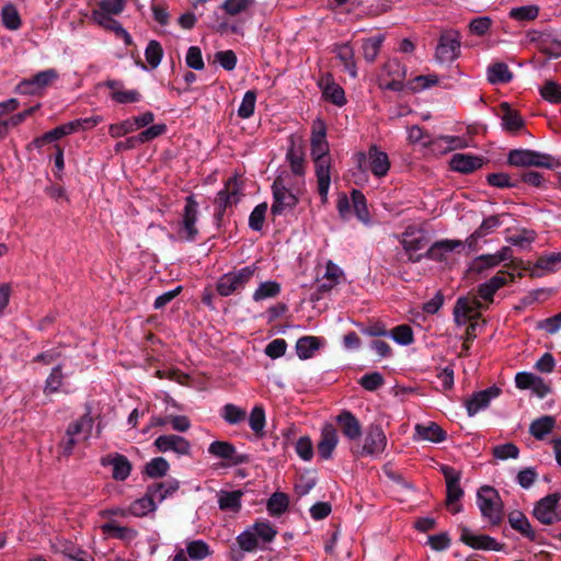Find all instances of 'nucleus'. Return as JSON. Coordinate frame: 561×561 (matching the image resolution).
Instances as JSON below:
<instances>
[{
	"mask_svg": "<svg viewBox=\"0 0 561 561\" xmlns=\"http://www.w3.org/2000/svg\"><path fill=\"white\" fill-rule=\"evenodd\" d=\"M329 145L325 140V128L320 123L319 129L313 130L311 137V156L316 165L318 192L323 203L328 199L331 184L330 161L328 158Z\"/></svg>",
	"mask_w": 561,
	"mask_h": 561,
	"instance_id": "obj_1",
	"label": "nucleus"
},
{
	"mask_svg": "<svg viewBox=\"0 0 561 561\" xmlns=\"http://www.w3.org/2000/svg\"><path fill=\"white\" fill-rule=\"evenodd\" d=\"M126 7V0H100L91 12L92 21L106 31L121 37L126 45H131L129 33L116 20Z\"/></svg>",
	"mask_w": 561,
	"mask_h": 561,
	"instance_id": "obj_2",
	"label": "nucleus"
},
{
	"mask_svg": "<svg viewBox=\"0 0 561 561\" xmlns=\"http://www.w3.org/2000/svg\"><path fill=\"white\" fill-rule=\"evenodd\" d=\"M273 203L271 214L273 216L285 215L293 210L299 202V187L290 190L288 187L287 176L279 174L272 185Z\"/></svg>",
	"mask_w": 561,
	"mask_h": 561,
	"instance_id": "obj_3",
	"label": "nucleus"
},
{
	"mask_svg": "<svg viewBox=\"0 0 561 561\" xmlns=\"http://www.w3.org/2000/svg\"><path fill=\"white\" fill-rule=\"evenodd\" d=\"M507 162L511 165L519 168H546L553 169L561 167V160L553 158L548 153L531 149H513L507 154Z\"/></svg>",
	"mask_w": 561,
	"mask_h": 561,
	"instance_id": "obj_4",
	"label": "nucleus"
},
{
	"mask_svg": "<svg viewBox=\"0 0 561 561\" xmlns=\"http://www.w3.org/2000/svg\"><path fill=\"white\" fill-rule=\"evenodd\" d=\"M257 270L255 264H251L224 274L217 282L218 294L227 297L242 290L254 278Z\"/></svg>",
	"mask_w": 561,
	"mask_h": 561,
	"instance_id": "obj_5",
	"label": "nucleus"
},
{
	"mask_svg": "<svg viewBox=\"0 0 561 561\" xmlns=\"http://www.w3.org/2000/svg\"><path fill=\"white\" fill-rule=\"evenodd\" d=\"M477 505L481 515L491 525H499L503 519V502L499 492L492 486H481L477 493Z\"/></svg>",
	"mask_w": 561,
	"mask_h": 561,
	"instance_id": "obj_6",
	"label": "nucleus"
},
{
	"mask_svg": "<svg viewBox=\"0 0 561 561\" xmlns=\"http://www.w3.org/2000/svg\"><path fill=\"white\" fill-rule=\"evenodd\" d=\"M93 419L89 413L82 415L79 420L68 425L66 436L60 443L62 455L69 456L72 454L75 446L87 440L92 432Z\"/></svg>",
	"mask_w": 561,
	"mask_h": 561,
	"instance_id": "obj_7",
	"label": "nucleus"
},
{
	"mask_svg": "<svg viewBox=\"0 0 561 561\" xmlns=\"http://www.w3.org/2000/svg\"><path fill=\"white\" fill-rule=\"evenodd\" d=\"M560 500L561 494L558 492L546 495L535 503L533 516L546 526L561 522Z\"/></svg>",
	"mask_w": 561,
	"mask_h": 561,
	"instance_id": "obj_8",
	"label": "nucleus"
},
{
	"mask_svg": "<svg viewBox=\"0 0 561 561\" xmlns=\"http://www.w3.org/2000/svg\"><path fill=\"white\" fill-rule=\"evenodd\" d=\"M440 471L446 480V505L453 514H458L462 508L458 502L463 496V490L460 486L461 473L449 466H442Z\"/></svg>",
	"mask_w": 561,
	"mask_h": 561,
	"instance_id": "obj_9",
	"label": "nucleus"
},
{
	"mask_svg": "<svg viewBox=\"0 0 561 561\" xmlns=\"http://www.w3.org/2000/svg\"><path fill=\"white\" fill-rule=\"evenodd\" d=\"M401 244L409 256V261L419 262L425 256L420 253L428 244L426 233L415 227H408L401 237Z\"/></svg>",
	"mask_w": 561,
	"mask_h": 561,
	"instance_id": "obj_10",
	"label": "nucleus"
},
{
	"mask_svg": "<svg viewBox=\"0 0 561 561\" xmlns=\"http://www.w3.org/2000/svg\"><path fill=\"white\" fill-rule=\"evenodd\" d=\"M460 55V36L456 31H447L439 37L436 59L439 62H453Z\"/></svg>",
	"mask_w": 561,
	"mask_h": 561,
	"instance_id": "obj_11",
	"label": "nucleus"
},
{
	"mask_svg": "<svg viewBox=\"0 0 561 561\" xmlns=\"http://www.w3.org/2000/svg\"><path fill=\"white\" fill-rule=\"evenodd\" d=\"M387 446V438L379 425H370L367 428L363 445L357 451L360 456L378 457Z\"/></svg>",
	"mask_w": 561,
	"mask_h": 561,
	"instance_id": "obj_12",
	"label": "nucleus"
},
{
	"mask_svg": "<svg viewBox=\"0 0 561 561\" xmlns=\"http://www.w3.org/2000/svg\"><path fill=\"white\" fill-rule=\"evenodd\" d=\"M198 214V204L193 196L186 197L185 207L183 210V217L181 221V227L179 233L181 238L193 241L198 234V229L196 228Z\"/></svg>",
	"mask_w": 561,
	"mask_h": 561,
	"instance_id": "obj_13",
	"label": "nucleus"
},
{
	"mask_svg": "<svg viewBox=\"0 0 561 561\" xmlns=\"http://www.w3.org/2000/svg\"><path fill=\"white\" fill-rule=\"evenodd\" d=\"M58 78V72L55 69H46L33 76L30 79L23 80L19 84V90L24 94H38Z\"/></svg>",
	"mask_w": 561,
	"mask_h": 561,
	"instance_id": "obj_14",
	"label": "nucleus"
},
{
	"mask_svg": "<svg viewBox=\"0 0 561 561\" xmlns=\"http://www.w3.org/2000/svg\"><path fill=\"white\" fill-rule=\"evenodd\" d=\"M153 445L160 453L173 451L178 456H187L191 453L190 442L175 434L161 435L156 438Z\"/></svg>",
	"mask_w": 561,
	"mask_h": 561,
	"instance_id": "obj_15",
	"label": "nucleus"
},
{
	"mask_svg": "<svg viewBox=\"0 0 561 561\" xmlns=\"http://www.w3.org/2000/svg\"><path fill=\"white\" fill-rule=\"evenodd\" d=\"M501 393V389L496 386H492L488 389L473 393L466 400V409L469 416H474L480 411L486 409L490 405L491 400L497 398Z\"/></svg>",
	"mask_w": 561,
	"mask_h": 561,
	"instance_id": "obj_16",
	"label": "nucleus"
},
{
	"mask_svg": "<svg viewBox=\"0 0 561 561\" xmlns=\"http://www.w3.org/2000/svg\"><path fill=\"white\" fill-rule=\"evenodd\" d=\"M515 383L518 389H530L539 398L546 397L551 391L541 377L527 371L516 374Z\"/></svg>",
	"mask_w": 561,
	"mask_h": 561,
	"instance_id": "obj_17",
	"label": "nucleus"
},
{
	"mask_svg": "<svg viewBox=\"0 0 561 561\" xmlns=\"http://www.w3.org/2000/svg\"><path fill=\"white\" fill-rule=\"evenodd\" d=\"M158 503L159 502L157 501V497L151 494V489L148 486L146 494L142 497L134 501L129 505L127 511L117 510V511H112V513L113 514L119 513L122 516L130 514V515H134L137 517H142V516H146L147 514L153 512L156 510Z\"/></svg>",
	"mask_w": 561,
	"mask_h": 561,
	"instance_id": "obj_18",
	"label": "nucleus"
},
{
	"mask_svg": "<svg viewBox=\"0 0 561 561\" xmlns=\"http://www.w3.org/2000/svg\"><path fill=\"white\" fill-rule=\"evenodd\" d=\"M339 436L335 427L332 424H324L321 430L320 440L318 443V453L323 460L332 457V454L337 446Z\"/></svg>",
	"mask_w": 561,
	"mask_h": 561,
	"instance_id": "obj_19",
	"label": "nucleus"
},
{
	"mask_svg": "<svg viewBox=\"0 0 561 561\" xmlns=\"http://www.w3.org/2000/svg\"><path fill=\"white\" fill-rule=\"evenodd\" d=\"M240 186L236 178L229 179L225 188L219 191L215 199V204L221 215L226 208L237 204L239 202Z\"/></svg>",
	"mask_w": 561,
	"mask_h": 561,
	"instance_id": "obj_20",
	"label": "nucleus"
},
{
	"mask_svg": "<svg viewBox=\"0 0 561 561\" xmlns=\"http://www.w3.org/2000/svg\"><path fill=\"white\" fill-rule=\"evenodd\" d=\"M481 307L480 301L476 298L460 297L454 307V320L457 325L461 327L472 318V313Z\"/></svg>",
	"mask_w": 561,
	"mask_h": 561,
	"instance_id": "obj_21",
	"label": "nucleus"
},
{
	"mask_svg": "<svg viewBox=\"0 0 561 561\" xmlns=\"http://www.w3.org/2000/svg\"><path fill=\"white\" fill-rule=\"evenodd\" d=\"M461 541L473 549L493 550L499 551L502 546L492 537L488 535H474L468 528L461 530Z\"/></svg>",
	"mask_w": 561,
	"mask_h": 561,
	"instance_id": "obj_22",
	"label": "nucleus"
},
{
	"mask_svg": "<svg viewBox=\"0 0 561 561\" xmlns=\"http://www.w3.org/2000/svg\"><path fill=\"white\" fill-rule=\"evenodd\" d=\"M561 268V252H552L538 257L530 274L536 277L548 273L557 272Z\"/></svg>",
	"mask_w": 561,
	"mask_h": 561,
	"instance_id": "obj_23",
	"label": "nucleus"
},
{
	"mask_svg": "<svg viewBox=\"0 0 561 561\" xmlns=\"http://www.w3.org/2000/svg\"><path fill=\"white\" fill-rule=\"evenodd\" d=\"M208 453L216 458L225 459L233 463H241L244 460V458L237 453L236 447L229 442H213L208 447Z\"/></svg>",
	"mask_w": 561,
	"mask_h": 561,
	"instance_id": "obj_24",
	"label": "nucleus"
},
{
	"mask_svg": "<svg viewBox=\"0 0 561 561\" xmlns=\"http://www.w3.org/2000/svg\"><path fill=\"white\" fill-rule=\"evenodd\" d=\"M369 170L377 178L385 176L390 169L388 154L380 151L376 146H371L368 151Z\"/></svg>",
	"mask_w": 561,
	"mask_h": 561,
	"instance_id": "obj_25",
	"label": "nucleus"
},
{
	"mask_svg": "<svg viewBox=\"0 0 561 561\" xmlns=\"http://www.w3.org/2000/svg\"><path fill=\"white\" fill-rule=\"evenodd\" d=\"M336 422L345 437L351 440L357 439L362 434L359 421L350 411H343L336 416Z\"/></svg>",
	"mask_w": 561,
	"mask_h": 561,
	"instance_id": "obj_26",
	"label": "nucleus"
},
{
	"mask_svg": "<svg viewBox=\"0 0 561 561\" xmlns=\"http://www.w3.org/2000/svg\"><path fill=\"white\" fill-rule=\"evenodd\" d=\"M482 164H483L482 158L471 156V154L456 153L450 159V168L454 171H458L461 173L472 172V171L481 168Z\"/></svg>",
	"mask_w": 561,
	"mask_h": 561,
	"instance_id": "obj_27",
	"label": "nucleus"
},
{
	"mask_svg": "<svg viewBox=\"0 0 561 561\" xmlns=\"http://www.w3.org/2000/svg\"><path fill=\"white\" fill-rule=\"evenodd\" d=\"M461 245L458 240H442L435 242L426 252L425 256L435 261L446 260V254Z\"/></svg>",
	"mask_w": 561,
	"mask_h": 561,
	"instance_id": "obj_28",
	"label": "nucleus"
},
{
	"mask_svg": "<svg viewBox=\"0 0 561 561\" xmlns=\"http://www.w3.org/2000/svg\"><path fill=\"white\" fill-rule=\"evenodd\" d=\"M415 432L421 439L432 443H440L445 440L446 433L436 423L430 422L427 424H417Z\"/></svg>",
	"mask_w": 561,
	"mask_h": 561,
	"instance_id": "obj_29",
	"label": "nucleus"
},
{
	"mask_svg": "<svg viewBox=\"0 0 561 561\" xmlns=\"http://www.w3.org/2000/svg\"><path fill=\"white\" fill-rule=\"evenodd\" d=\"M344 273L340 266H337L332 261H328L325 266V273L322 277V283L320 284V290L329 291L333 287H335L341 279L343 278Z\"/></svg>",
	"mask_w": 561,
	"mask_h": 561,
	"instance_id": "obj_30",
	"label": "nucleus"
},
{
	"mask_svg": "<svg viewBox=\"0 0 561 561\" xmlns=\"http://www.w3.org/2000/svg\"><path fill=\"white\" fill-rule=\"evenodd\" d=\"M556 426V419L551 415H543L534 420L529 425V433L536 439H543Z\"/></svg>",
	"mask_w": 561,
	"mask_h": 561,
	"instance_id": "obj_31",
	"label": "nucleus"
},
{
	"mask_svg": "<svg viewBox=\"0 0 561 561\" xmlns=\"http://www.w3.org/2000/svg\"><path fill=\"white\" fill-rule=\"evenodd\" d=\"M242 491H220L218 493V505L222 511L237 513L241 508Z\"/></svg>",
	"mask_w": 561,
	"mask_h": 561,
	"instance_id": "obj_32",
	"label": "nucleus"
},
{
	"mask_svg": "<svg viewBox=\"0 0 561 561\" xmlns=\"http://www.w3.org/2000/svg\"><path fill=\"white\" fill-rule=\"evenodd\" d=\"M508 523L513 529L519 531L523 536L529 539H535L536 534L524 513L519 511L511 512L508 515Z\"/></svg>",
	"mask_w": 561,
	"mask_h": 561,
	"instance_id": "obj_33",
	"label": "nucleus"
},
{
	"mask_svg": "<svg viewBox=\"0 0 561 561\" xmlns=\"http://www.w3.org/2000/svg\"><path fill=\"white\" fill-rule=\"evenodd\" d=\"M505 284V274L503 272H500L493 277H491L488 282L479 286V296L484 300L492 301L493 295Z\"/></svg>",
	"mask_w": 561,
	"mask_h": 561,
	"instance_id": "obj_34",
	"label": "nucleus"
},
{
	"mask_svg": "<svg viewBox=\"0 0 561 561\" xmlns=\"http://www.w3.org/2000/svg\"><path fill=\"white\" fill-rule=\"evenodd\" d=\"M370 335H390L398 344L400 345H409L413 342V332L412 329L407 325H398L390 333L385 330L380 331H370Z\"/></svg>",
	"mask_w": 561,
	"mask_h": 561,
	"instance_id": "obj_35",
	"label": "nucleus"
},
{
	"mask_svg": "<svg viewBox=\"0 0 561 561\" xmlns=\"http://www.w3.org/2000/svg\"><path fill=\"white\" fill-rule=\"evenodd\" d=\"M488 80L492 84L507 83L513 79V73L504 62H495L488 68Z\"/></svg>",
	"mask_w": 561,
	"mask_h": 561,
	"instance_id": "obj_36",
	"label": "nucleus"
},
{
	"mask_svg": "<svg viewBox=\"0 0 561 561\" xmlns=\"http://www.w3.org/2000/svg\"><path fill=\"white\" fill-rule=\"evenodd\" d=\"M107 463L113 468L112 476L115 480L124 481L129 477L131 465L125 456L116 455L108 458Z\"/></svg>",
	"mask_w": 561,
	"mask_h": 561,
	"instance_id": "obj_37",
	"label": "nucleus"
},
{
	"mask_svg": "<svg viewBox=\"0 0 561 561\" xmlns=\"http://www.w3.org/2000/svg\"><path fill=\"white\" fill-rule=\"evenodd\" d=\"M106 85L112 90L111 96L114 101L117 103H134L138 102L140 99V95L135 90H123L118 87V83L115 81H108Z\"/></svg>",
	"mask_w": 561,
	"mask_h": 561,
	"instance_id": "obj_38",
	"label": "nucleus"
},
{
	"mask_svg": "<svg viewBox=\"0 0 561 561\" xmlns=\"http://www.w3.org/2000/svg\"><path fill=\"white\" fill-rule=\"evenodd\" d=\"M149 488L151 489V494L157 497L159 503H161L168 496L174 494L179 490L180 483L175 479H170L165 482L154 483Z\"/></svg>",
	"mask_w": 561,
	"mask_h": 561,
	"instance_id": "obj_39",
	"label": "nucleus"
},
{
	"mask_svg": "<svg viewBox=\"0 0 561 561\" xmlns=\"http://www.w3.org/2000/svg\"><path fill=\"white\" fill-rule=\"evenodd\" d=\"M319 340L316 336L300 337L296 343V352L299 358L308 359L319 348Z\"/></svg>",
	"mask_w": 561,
	"mask_h": 561,
	"instance_id": "obj_40",
	"label": "nucleus"
},
{
	"mask_svg": "<svg viewBox=\"0 0 561 561\" xmlns=\"http://www.w3.org/2000/svg\"><path fill=\"white\" fill-rule=\"evenodd\" d=\"M186 553L193 561H202L211 554V550L204 540H192L186 543Z\"/></svg>",
	"mask_w": 561,
	"mask_h": 561,
	"instance_id": "obj_41",
	"label": "nucleus"
},
{
	"mask_svg": "<svg viewBox=\"0 0 561 561\" xmlns=\"http://www.w3.org/2000/svg\"><path fill=\"white\" fill-rule=\"evenodd\" d=\"M280 293V285L275 280L263 282L254 290L252 298L254 301H262L274 298Z\"/></svg>",
	"mask_w": 561,
	"mask_h": 561,
	"instance_id": "obj_42",
	"label": "nucleus"
},
{
	"mask_svg": "<svg viewBox=\"0 0 561 561\" xmlns=\"http://www.w3.org/2000/svg\"><path fill=\"white\" fill-rule=\"evenodd\" d=\"M289 505V499L287 494L276 492L268 499L266 507L272 516H279L285 513Z\"/></svg>",
	"mask_w": 561,
	"mask_h": 561,
	"instance_id": "obj_43",
	"label": "nucleus"
},
{
	"mask_svg": "<svg viewBox=\"0 0 561 561\" xmlns=\"http://www.w3.org/2000/svg\"><path fill=\"white\" fill-rule=\"evenodd\" d=\"M501 107L503 110V127L508 131H516L520 129L524 125L522 117L513 111L507 103H503Z\"/></svg>",
	"mask_w": 561,
	"mask_h": 561,
	"instance_id": "obj_44",
	"label": "nucleus"
},
{
	"mask_svg": "<svg viewBox=\"0 0 561 561\" xmlns=\"http://www.w3.org/2000/svg\"><path fill=\"white\" fill-rule=\"evenodd\" d=\"M254 4L255 0H226L221 8L227 14L236 16L248 12Z\"/></svg>",
	"mask_w": 561,
	"mask_h": 561,
	"instance_id": "obj_45",
	"label": "nucleus"
},
{
	"mask_svg": "<svg viewBox=\"0 0 561 561\" xmlns=\"http://www.w3.org/2000/svg\"><path fill=\"white\" fill-rule=\"evenodd\" d=\"M337 58L343 62L345 69L352 77H356V67L354 62V51L348 44H342L335 48Z\"/></svg>",
	"mask_w": 561,
	"mask_h": 561,
	"instance_id": "obj_46",
	"label": "nucleus"
},
{
	"mask_svg": "<svg viewBox=\"0 0 561 561\" xmlns=\"http://www.w3.org/2000/svg\"><path fill=\"white\" fill-rule=\"evenodd\" d=\"M286 158L290 164L291 172L295 175L302 178L305 174L302 152L291 146L287 151ZM301 184H304V179H301Z\"/></svg>",
	"mask_w": 561,
	"mask_h": 561,
	"instance_id": "obj_47",
	"label": "nucleus"
},
{
	"mask_svg": "<svg viewBox=\"0 0 561 561\" xmlns=\"http://www.w3.org/2000/svg\"><path fill=\"white\" fill-rule=\"evenodd\" d=\"M18 106L19 102L15 99H10L0 103V139L4 138L9 130V121H7V116L15 111Z\"/></svg>",
	"mask_w": 561,
	"mask_h": 561,
	"instance_id": "obj_48",
	"label": "nucleus"
},
{
	"mask_svg": "<svg viewBox=\"0 0 561 561\" xmlns=\"http://www.w3.org/2000/svg\"><path fill=\"white\" fill-rule=\"evenodd\" d=\"M249 425L256 436L262 437L264 435L265 412L261 405H256L252 409Z\"/></svg>",
	"mask_w": 561,
	"mask_h": 561,
	"instance_id": "obj_49",
	"label": "nucleus"
},
{
	"mask_svg": "<svg viewBox=\"0 0 561 561\" xmlns=\"http://www.w3.org/2000/svg\"><path fill=\"white\" fill-rule=\"evenodd\" d=\"M352 204L357 218L364 222H369V213L366 206V198L364 194L357 190L352 192Z\"/></svg>",
	"mask_w": 561,
	"mask_h": 561,
	"instance_id": "obj_50",
	"label": "nucleus"
},
{
	"mask_svg": "<svg viewBox=\"0 0 561 561\" xmlns=\"http://www.w3.org/2000/svg\"><path fill=\"white\" fill-rule=\"evenodd\" d=\"M170 468L169 462L163 457L151 459L145 467V473L150 478H160L167 474Z\"/></svg>",
	"mask_w": 561,
	"mask_h": 561,
	"instance_id": "obj_51",
	"label": "nucleus"
},
{
	"mask_svg": "<svg viewBox=\"0 0 561 561\" xmlns=\"http://www.w3.org/2000/svg\"><path fill=\"white\" fill-rule=\"evenodd\" d=\"M221 416L227 423L234 425L245 420L247 412L242 408L228 403L224 405Z\"/></svg>",
	"mask_w": 561,
	"mask_h": 561,
	"instance_id": "obj_52",
	"label": "nucleus"
},
{
	"mask_svg": "<svg viewBox=\"0 0 561 561\" xmlns=\"http://www.w3.org/2000/svg\"><path fill=\"white\" fill-rule=\"evenodd\" d=\"M501 226V216L500 215H493L490 217H486L481 225L478 227V229L471 234L472 239H479L483 238L493 231H495L496 228Z\"/></svg>",
	"mask_w": 561,
	"mask_h": 561,
	"instance_id": "obj_53",
	"label": "nucleus"
},
{
	"mask_svg": "<svg viewBox=\"0 0 561 561\" xmlns=\"http://www.w3.org/2000/svg\"><path fill=\"white\" fill-rule=\"evenodd\" d=\"M538 13H539V8L535 4H529V5L513 8L510 11L508 15H510V18H512L516 21L525 22V21L535 20L538 16Z\"/></svg>",
	"mask_w": 561,
	"mask_h": 561,
	"instance_id": "obj_54",
	"label": "nucleus"
},
{
	"mask_svg": "<svg viewBox=\"0 0 561 561\" xmlns=\"http://www.w3.org/2000/svg\"><path fill=\"white\" fill-rule=\"evenodd\" d=\"M382 42H383L382 36H375V37H370V38H367L364 41L363 46H362L363 55L367 61L373 62L376 59V57L378 56V54L380 51Z\"/></svg>",
	"mask_w": 561,
	"mask_h": 561,
	"instance_id": "obj_55",
	"label": "nucleus"
},
{
	"mask_svg": "<svg viewBox=\"0 0 561 561\" xmlns=\"http://www.w3.org/2000/svg\"><path fill=\"white\" fill-rule=\"evenodd\" d=\"M536 239V232L529 229H519L515 234L506 237V241L519 248H526Z\"/></svg>",
	"mask_w": 561,
	"mask_h": 561,
	"instance_id": "obj_56",
	"label": "nucleus"
},
{
	"mask_svg": "<svg viewBox=\"0 0 561 561\" xmlns=\"http://www.w3.org/2000/svg\"><path fill=\"white\" fill-rule=\"evenodd\" d=\"M251 528L255 533V536L262 539L264 542L273 541L277 535V530L267 520L256 522L253 526H251Z\"/></svg>",
	"mask_w": 561,
	"mask_h": 561,
	"instance_id": "obj_57",
	"label": "nucleus"
},
{
	"mask_svg": "<svg viewBox=\"0 0 561 561\" xmlns=\"http://www.w3.org/2000/svg\"><path fill=\"white\" fill-rule=\"evenodd\" d=\"M145 56L151 68H157L163 56V49L160 43L154 39L150 41L145 50Z\"/></svg>",
	"mask_w": 561,
	"mask_h": 561,
	"instance_id": "obj_58",
	"label": "nucleus"
},
{
	"mask_svg": "<svg viewBox=\"0 0 561 561\" xmlns=\"http://www.w3.org/2000/svg\"><path fill=\"white\" fill-rule=\"evenodd\" d=\"M497 265H499V262H497L494 253L493 254H482V255L477 256L472 261V263L470 265V271H472L474 273H482L483 271L493 268Z\"/></svg>",
	"mask_w": 561,
	"mask_h": 561,
	"instance_id": "obj_59",
	"label": "nucleus"
},
{
	"mask_svg": "<svg viewBox=\"0 0 561 561\" xmlns=\"http://www.w3.org/2000/svg\"><path fill=\"white\" fill-rule=\"evenodd\" d=\"M2 22L3 25L9 30H18L21 25L20 14L16 8L12 4H8L2 9Z\"/></svg>",
	"mask_w": 561,
	"mask_h": 561,
	"instance_id": "obj_60",
	"label": "nucleus"
},
{
	"mask_svg": "<svg viewBox=\"0 0 561 561\" xmlns=\"http://www.w3.org/2000/svg\"><path fill=\"white\" fill-rule=\"evenodd\" d=\"M323 95L337 106L346 103L344 90L336 83H328L323 89Z\"/></svg>",
	"mask_w": 561,
	"mask_h": 561,
	"instance_id": "obj_61",
	"label": "nucleus"
},
{
	"mask_svg": "<svg viewBox=\"0 0 561 561\" xmlns=\"http://www.w3.org/2000/svg\"><path fill=\"white\" fill-rule=\"evenodd\" d=\"M266 211H267L266 203L259 204L252 210V213L250 214V217H249V226L252 230L260 231L263 228Z\"/></svg>",
	"mask_w": 561,
	"mask_h": 561,
	"instance_id": "obj_62",
	"label": "nucleus"
},
{
	"mask_svg": "<svg viewBox=\"0 0 561 561\" xmlns=\"http://www.w3.org/2000/svg\"><path fill=\"white\" fill-rule=\"evenodd\" d=\"M237 542L240 549L247 552H252L257 548V537L251 527L237 537Z\"/></svg>",
	"mask_w": 561,
	"mask_h": 561,
	"instance_id": "obj_63",
	"label": "nucleus"
},
{
	"mask_svg": "<svg viewBox=\"0 0 561 561\" xmlns=\"http://www.w3.org/2000/svg\"><path fill=\"white\" fill-rule=\"evenodd\" d=\"M540 94L549 102L559 103L561 102V84L554 81H547L540 88Z\"/></svg>",
	"mask_w": 561,
	"mask_h": 561,
	"instance_id": "obj_64",
	"label": "nucleus"
}]
</instances>
